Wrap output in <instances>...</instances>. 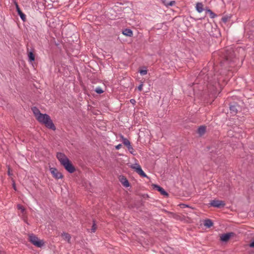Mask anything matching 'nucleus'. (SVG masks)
I'll list each match as a JSON object with an SVG mask.
<instances>
[{"label":"nucleus","instance_id":"nucleus-13","mask_svg":"<svg viewBox=\"0 0 254 254\" xmlns=\"http://www.w3.org/2000/svg\"><path fill=\"white\" fill-rule=\"evenodd\" d=\"M230 110L233 114H236L237 113V108L236 105H231L230 106Z\"/></svg>","mask_w":254,"mask_h":254},{"label":"nucleus","instance_id":"nucleus-34","mask_svg":"<svg viewBox=\"0 0 254 254\" xmlns=\"http://www.w3.org/2000/svg\"><path fill=\"white\" fill-rule=\"evenodd\" d=\"M223 21H226V19L225 18H223Z\"/></svg>","mask_w":254,"mask_h":254},{"label":"nucleus","instance_id":"nucleus-24","mask_svg":"<svg viewBox=\"0 0 254 254\" xmlns=\"http://www.w3.org/2000/svg\"><path fill=\"white\" fill-rule=\"evenodd\" d=\"M139 73L141 75H146L147 73V70H140L139 71Z\"/></svg>","mask_w":254,"mask_h":254},{"label":"nucleus","instance_id":"nucleus-17","mask_svg":"<svg viewBox=\"0 0 254 254\" xmlns=\"http://www.w3.org/2000/svg\"><path fill=\"white\" fill-rule=\"evenodd\" d=\"M205 127L204 126H201L198 128V133L199 135H203L205 132Z\"/></svg>","mask_w":254,"mask_h":254},{"label":"nucleus","instance_id":"nucleus-7","mask_svg":"<svg viewBox=\"0 0 254 254\" xmlns=\"http://www.w3.org/2000/svg\"><path fill=\"white\" fill-rule=\"evenodd\" d=\"M50 172L56 179H59L63 177L62 174L55 168H51L50 169Z\"/></svg>","mask_w":254,"mask_h":254},{"label":"nucleus","instance_id":"nucleus-16","mask_svg":"<svg viewBox=\"0 0 254 254\" xmlns=\"http://www.w3.org/2000/svg\"><path fill=\"white\" fill-rule=\"evenodd\" d=\"M121 181L124 187H128L129 186V183L126 178H122Z\"/></svg>","mask_w":254,"mask_h":254},{"label":"nucleus","instance_id":"nucleus-38","mask_svg":"<svg viewBox=\"0 0 254 254\" xmlns=\"http://www.w3.org/2000/svg\"><path fill=\"white\" fill-rule=\"evenodd\" d=\"M8 175H10V172H8Z\"/></svg>","mask_w":254,"mask_h":254},{"label":"nucleus","instance_id":"nucleus-37","mask_svg":"<svg viewBox=\"0 0 254 254\" xmlns=\"http://www.w3.org/2000/svg\"><path fill=\"white\" fill-rule=\"evenodd\" d=\"M235 136H236V137H237L238 136L236 135V134H235Z\"/></svg>","mask_w":254,"mask_h":254},{"label":"nucleus","instance_id":"nucleus-36","mask_svg":"<svg viewBox=\"0 0 254 254\" xmlns=\"http://www.w3.org/2000/svg\"><path fill=\"white\" fill-rule=\"evenodd\" d=\"M235 132H237V131L235 130ZM238 132H239V131H238Z\"/></svg>","mask_w":254,"mask_h":254},{"label":"nucleus","instance_id":"nucleus-4","mask_svg":"<svg viewBox=\"0 0 254 254\" xmlns=\"http://www.w3.org/2000/svg\"><path fill=\"white\" fill-rule=\"evenodd\" d=\"M131 168L140 176L142 177H147V175L143 172L140 166L138 164H135L131 166Z\"/></svg>","mask_w":254,"mask_h":254},{"label":"nucleus","instance_id":"nucleus-20","mask_svg":"<svg viewBox=\"0 0 254 254\" xmlns=\"http://www.w3.org/2000/svg\"><path fill=\"white\" fill-rule=\"evenodd\" d=\"M123 141V143L125 145H126L127 146H130V143L128 139H127V138H124Z\"/></svg>","mask_w":254,"mask_h":254},{"label":"nucleus","instance_id":"nucleus-30","mask_svg":"<svg viewBox=\"0 0 254 254\" xmlns=\"http://www.w3.org/2000/svg\"><path fill=\"white\" fill-rule=\"evenodd\" d=\"M128 150H129V151L130 152V153H132V152H131V150H133V148L131 147V145H130V146H127Z\"/></svg>","mask_w":254,"mask_h":254},{"label":"nucleus","instance_id":"nucleus-10","mask_svg":"<svg viewBox=\"0 0 254 254\" xmlns=\"http://www.w3.org/2000/svg\"><path fill=\"white\" fill-rule=\"evenodd\" d=\"M62 237L65 241L69 243L70 239H71V237L69 234H68V233H65V232H63L62 234Z\"/></svg>","mask_w":254,"mask_h":254},{"label":"nucleus","instance_id":"nucleus-14","mask_svg":"<svg viewBox=\"0 0 254 254\" xmlns=\"http://www.w3.org/2000/svg\"><path fill=\"white\" fill-rule=\"evenodd\" d=\"M28 60L30 63H32L35 60V56L32 52H30L28 54Z\"/></svg>","mask_w":254,"mask_h":254},{"label":"nucleus","instance_id":"nucleus-23","mask_svg":"<svg viewBox=\"0 0 254 254\" xmlns=\"http://www.w3.org/2000/svg\"><path fill=\"white\" fill-rule=\"evenodd\" d=\"M17 208L21 211V213H24L25 209L22 205L20 204L17 205Z\"/></svg>","mask_w":254,"mask_h":254},{"label":"nucleus","instance_id":"nucleus-26","mask_svg":"<svg viewBox=\"0 0 254 254\" xmlns=\"http://www.w3.org/2000/svg\"><path fill=\"white\" fill-rule=\"evenodd\" d=\"M16 10L17 11L18 14L20 13V12H21L22 11L20 10V8L19 7L18 4L16 3Z\"/></svg>","mask_w":254,"mask_h":254},{"label":"nucleus","instance_id":"nucleus-28","mask_svg":"<svg viewBox=\"0 0 254 254\" xmlns=\"http://www.w3.org/2000/svg\"><path fill=\"white\" fill-rule=\"evenodd\" d=\"M95 230H96L95 224L93 223V224L92 226V228H91V232H94Z\"/></svg>","mask_w":254,"mask_h":254},{"label":"nucleus","instance_id":"nucleus-9","mask_svg":"<svg viewBox=\"0 0 254 254\" xmlns=\"http://www.w3.org/2000/svg\"><path fill=\"white\" fill-rule=\"evenodd\" d=\"M196 10L198 13L202 12L204 9H203V4L201 2H197L196 4Z\"/></svg>","mask_w":254,"mask_h":254},{"label":"nucleus","instance_id":"nucleus-15","mask_svg":"<svg viewBox=\"0 0 254 254\" xmlns=\"http://www.w3.org/2000/svg\"><path fill=\"white\" fill-rule=\"evenodd\" d=\"M32 111L35 115V116L36 117V118H37V117H38L40 114H41V113H40L39 110L36 107H33L32 109Z\"/></svg>","mask_w":254,"mask_h":254},{"label":"nucleus","instance_id":"nucleus-31","mask_svg":"<svg viewBox=\"0 0 254 254\" xmlns=\"http://www.w3.org/2000/svg\"><path fill=\"white\" fill-rule=\"evenodd\" d=\"M180 206H181V208H185L186 207H188V206L187 205L185 204H181Z\"/></svg>","mask_w":254,"mask_h":254},{"label":"nucleus","instance_id":"nucleus-12","mask_svg":"<svg viewBox=\"0 0 254 254\" xmlns=\"http://www.w3.org/2000/svg\"><path fill=\"white\" fill-rule=\"evenodd\" d=\"M203 224L205 227L210 228L212 226L213 222L210 219H207L204 220Z\"/></svg>","mask_w":254,"mask_h":254},{"label":"nucleus","instance_id":"nucleus-2","mask_svg":"<svg viewBox=\"0 0 254 254\" xmlns=\"http://www.w3.org/2000/svg\"><path fill=\"white\" fill-rule=\"evenodd\" d=\"M36 119L41 123L43 124L45 126L53 130L56 129V127L53 124L50 116L46 114H41L37 117Z\"/></svg>","mask_w":254,"mask_h":254},{"label":"nucleus","instance_id":"nucleus-11","mask_svg":"<svg viewBox=\"0 0 254 254\" xmlns=\"http://www.w3.org/2000/svg\"><path fill=\"white\" fill-rule=\"evenodd\" d=\"M123 34L128 37H131L133 35L132 31L129 29H125L123 31Z\"/></svg>","mask_w":254,"mask_h":254},{"label":"nucleus","instance_id":"nucleus-33","mask_svg":"<svg viewBox=\"0 0 254 254\" xmlns=\"http://www.w3.org/2000/svg\"><path fill=\"white\" fill-rule=\"evenodd\" d=\"M130 102L132 104H134L136 103V101L134 99H131L130 100Z\"/></svg>","mask_w":254,"mask_h":254},{"label":"nucleus","instance_id":"nucleus-32","mask_svg":"<svg viewBox=\"0 0 254 254\" xmlns=\"http://www.w3.org/2000/svg\"><path fill=\"white\" fill-rule=\"evenodd\" d=\"M122 146V145L121 144H119L118 145L116 146V149H117V150L120 149L121 148Z\"/></svg>","mask_w":254,"mask_h":254},{"label":"nucleus","instance_id":"nucleus-8","mask_svg":"<svg viewBox=\"0 0 254 254\" xmlns=\"http://www.w3.org/2000/svg\"><path fill=\"white\" fill-rule=\"evenodd\" d=\"M154 188L156 189L158 191H159L161 194L164 196H168V193L161 187L158 185H154Z\"/></svg>","mask_w":254,"mask_h":254},{"label":"nucleus","instance_id":"nucleus-21","mask_svg":"<svg viewBox=\"0 0 254 254\" xmlns=\"http://www.w3.org/2000/svg\"><path fill=\"white\" fill-rule=\"evenodd\" d=\"M95 91L98 94H101L103 92V90L100 87H96L95 89Z\"/></svg>","mask_w":254,"mask_h":254},{"label":"nucleus","instance_id":"nucleus-19","mask_svg":"<svg viewBox=\"0 0 254 254\" xmlns=\"http://www.w3.org/2000/svg\"><path fill=\"white\" fill-rule=\"evenodd\" d=\"M175 4V1H174V0H171V1H166V2H165V5H166L167 6H173V5H174Z\"/></svg>","mask_w":254,"mask_h":254},{"label":"nucleus","instance_id":"nucleus-27","mask_svg":"<svg viewBox=\"0 0 254 254\" xmlns=\"http://www.w3.org/2000/svg\"><path fill=\"white\" fill-rule=\"evenodd\" d=\"M142 87H143V83H141L138 87H137V89L139 91H141L142 90Z\"/></svg>","mask_w":254,"mask_h":254},{"label":"nucleus","instance_id":"nucleus-18","mask_svg":"<svg viewBox=\"0 0 254 254\" xmlns=\"http://www.w3.org/2000/svg\"><path fill=\"white\" fill-rule=\"evenodd\" d=\"M206 11L209 14V16L211 18H214L217 16L216 14H215L213 12H212V11H211L209 9H206Z\"/></svg>","mask_w":254,"mask_h":254},{"label":"nucleus","instance_id":"nucleus-25","mask_svg":"<svg viewBox=\"0 0 254 254\" xmlns=\"http://www.w3.org/2000/svg\"><path fill=\"white\" fill-rule=\"evenodd\" d=\"M225 58H226V60L227 61H231V56L228 54V53H227L226 55H225Z\"/></svg>","mask_w":254,"mask_h":254},{"label":"nucleus","instance_id":"nucleus-29","mask_svg":"<svg viewBox=\"0 0 254 254\" xmlns=\"http://www.w3.org/2000/svg\"><path fill=\"white\" fill-rule=\"evenodd\" d=\"M249 246L251 248H254V240H252L251 243L250 244Z\"/></svg>","mask_w":254,"mask_h":254},{"label":"nucleus","instance_id":"nucleus-3","mask_svg":"<svg viewBox=\"0 0 254 254\" xmlns=\"http://www.w3.org/2000/svg\"><path fill=\"white\" fill-rule=\"evenodd\" d=\"M29 241L38 248H42L44 245L43 240H40L36 235L31 234L29 235Z\"/></svg>","mask_w":254,"mask_h":254},{"label":"nucleus","instance_id":"nucleus-5","mask_svg":"<svg viewBox=\"0 0 254 254\" xmlns=\"http://www.w3.org/2000/svg\"><path fill=\"white\" fill-rule=\"evenodd\" d=\"M235 234L233 232H230L226 234H222L220 237V240L222 242H227L229 239L234 237Z\"/></svg>","mask_w":254,"mask_h":254},{"label":"nucleus","instance_id":"nucleus-6","mask_svg":"<svg viewBox=\"0 0 254 254\" xmlns=\"http://www.w3.org/2000/svg\"><path fill=\"white\" fill-rule=\"evenodd\" d=\"M210 205L214 207L221 208L225 206V203L223 201L215 199L211 201Z\"/></svg>","mask_w":254,"mask_h":254},{"label":"nucleus","instance_id":"nucleus-35","mask_svg":"<svg viewBox=\"0 0 254 254\" xmlns=\"http://www.w3.org/2000/svg\"><path fill=\"white\" fill-rule=\"evenodd\" d=\"M13 188H14V189L15 190V185H13Z\"/></svg>","mask_w":254,"mask_h":254},{"label":"nucleus","instance_id":"nucleus-22","mask_svg":"<svg viewBox=\"0 0 254 254\" xmlns=\"http://www.w3.org/2000/svg\"><path fill=\"white\" fill-rule=\"evenodd\" d=\"M18 15H19V16L20 17L21 19L23 21H25V19H26V16H25V15L22 12H20V13H19Z\"/></svg>","mask_w":254,"mask_h":254},{"label":"nucleus","instance_id":"nucleus-1","mask_svg":"<svg viewBox=\"0 0 254 254\" xmlns=\"http://www.w3.org/2000/svg\"><path fill=\"white\" fill-rule=\"evenodd\" d=\"M57 157L61 164L64 167L65 170L70 173H72L75 171V168L70 163L68 158L61 152L57 153Z\"/></svg>","mask_w":254,"mask_h":254}]
</instances>
